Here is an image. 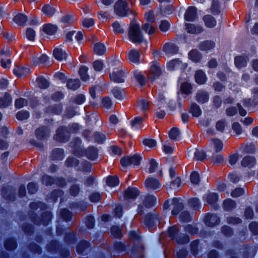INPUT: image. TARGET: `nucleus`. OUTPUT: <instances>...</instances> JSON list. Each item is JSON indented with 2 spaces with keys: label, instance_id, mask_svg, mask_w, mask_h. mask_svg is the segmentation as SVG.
<instances>
[{
  "label": "nucleus",
  "instance_id": "bf43d9fd",
  "mask_svg": "<svg viewBox=\"0 0 258 258\" xmlns=\"http://www.w3.org/2000/svg\"><path fill=\"white\" fill-rule=\"evenodd\" d=\"M36 33L35 31L31 28L27 29L26 32V36L29 40H33L35 37Z\"/></svg>",
  "mask_w": 258,
  "mask_h": 258
},
{
  "label": "nucleus",
  "instance_id": "774afa93",
  "mask_svg": "<svg viewBox=\"0 0 258 258\" xmlns=\"http://www.w3.org/2000/svg\"><path fill=\"white\" fill-rule=\"evenodd\" d=\"M232 129L237 135L241 134L242 131L240 124L238 122H234L233 124Z\"/></svg>",
  "mask_w": 258,
  "mask_h": 258
},
{
  "label": "nucleus",
  "instance_id": "412c9836",
  "mask_svg": "<svg viewBox=\"0 0 258 258\" xmlns=\"http://www.w3.org/2000/svg\"><path fill=\"white\" fill-rule=\"evenodd\" d=\"M204 200L208 204H212L218 200V195L216 193L209 192L204 196Z\"/></svg>",
  "mask_w": 258,
  "mask_h": 258
},
{
  "label": "nucleus",
  "instance_id": "dca6fc26",
  "mask_svg": "<svg viewBox=\"0 0 258 258\" xmlns=\"http://www.w3.org/2000/svg\"><path fill=\"white\" fill-rule=\"evenodd\" d=\"M203 21L206 27L213 28L216 25L217 22L215 19L211 15H207L204 17Z\"/></svg>",
  "mask_w": 258,
  "mask_h": 258
},
{
  "label": "nucleus",
  "instance_id": "f257e3e1",
  "mask_svg": "<svg viewBox=\"0 0 258 258\" xmlns=\"http://www.w3.org/2000/svg\"><path fill=\"white\" fill-rule=\"evenodd\" d=\"M128 38L134 43H141L146 41L140 25L136 23L131 24L128 30Z\"/></svg>",
  "mask_w": 258,
  "mask_h": 258
},
{
  "label": "nucleus",
  "instance_id": "4be33fe9",
  "mask_svg": "<svg viewBox=\"0 0 258 258\" xmlns=\"http://www.w3.org/2000/svg\"><path fill=\"white\" fill-rule=\"evenodd\" d=\"M139 195V191L136 188L129 187L125 191V197L128 199H135Z\"/></svg>",
  "mask_w": 258,
  "mask_h": 258
},
{
  "label": "nucleus",
  "instance_id": "72a5a7b5",
  "mask_svg": "<svg viewBox=\"0 0 258 258\" xmlns=\"http://www.w3.org/2000/svg\"><path fill=\"white\" fill-rule=\"evenodd\" d=\"M12 102L10 95L6 94L4 97L0 98V107L8 106Z\"/></svg>",
  "mask_w": 258,
  "mask_h": 258
},
{
  "label": "nucleus",
  "instance_id": "5701e85b",
  "mask_svg": "<svg viewBox=\"0 0 258 258\" xmlns=\"http://www.w3.org/2000/svg\"><path fill=\"white\" fill-rule=\"evenodd\" d=\"M188 57L194 62H198L201 59V54L197 50H192L189 52Z\"/></svg>",
  "mask_w": 258,
  "mask_h": 258
},
{
  "label": "nucleus",
  "instance_id": "c756f323",
  "mask_svg": "<svg viewBox=\"0 0 258 258\" xmlns=\"http://www.w3.org/2000/svg\"><path fill=\"white\" fill-rule=\"evenodd\" d=\"M67 87L71 90H76L80 86V82L78 79H70L67 82Z\"/></svg>",
  "mask_w": 258,
  "mask_h": 258
},
{
  "label": "nucleus",
  "instance_id": "7c9ffc66",
  "mask_svg": "<svg viewBox=\"0 0 258 258\" xmlns=\"http://www.w3.org/2000/svg\"><path fill=\"white\" fill-rule=\"evenodd\" d=\"M197 100L199 103H204L209 100L208 94L205 92L199 91L197 95Z\"/></svg>",
  "mask_w": 258,
  "mask_h": 258
},
{
  "label": "nucleus",
  "instance_id": "9b49d317",
  "mask_svg": "<svg viewBox=\"0 0 258 258\" xmlns=\"http://www.w3.org/2000/svg\"><path fill=\"white\" fill-rule=\"evenodd\" d=\"M219 218L214 214H208L205 218V224L209 226H214L219 223Z\"/></svg>",
  "mask_w": 258,
  "mask_h": 258
},
{
  "label": "nucleus",
  "instance_id": "ddd939ff",
  "mask_svg": "<svg viewBox=\"0 0 258 258\" xmlns=\"http://www.w3.org/2000/svg\"><path fill=\"white\" fill-rule=\"evenodd\" d=\"M174 205L173 209L172 211V214L175 215L179 213L183 208V203L181 200L178 199H174L172 201Z\"/></svg>",
  "mask_w": 258,
  "mask_h": 258
},
{
  "label": "nucleus",
  "instance_id": "aec40b11",
  "mask_svg": "<svg viewBox=\"0 0 258 258\" xmlns=\"http://www.w3.org/2000/svg\"><path fill=\"white\" fill-rule=\"evenodd\" d=\"M255 164V160L251 156H246L241 161V165L244 167H251Z\"/></svg>",
  "mask_w": 258,
  "mask_h": 258
},
{
  "label": "nucleus",
  "instance_id": "6ab92c4d",
  "mask_svg": "<svg viewBox=\"0 0 258 258\" xmlns=\"http://www.w3.org/2000/svg\"><path fill=\"white\" fill-rule=\"evenodd\" d=\"M195 79L197 83L203 84L207 81L206 74L202 71H198L195 74Z\"/></svg>",
  "mask_w": 258,
  "mask_h": 258
},
{
  "label": "nucleus",
  "instance_id": "09e8293b",
  "mask_svg": "<svg viewBox=\"0 0 258 258\" xmlns=\"http://www.w3.org/2000/svg\"><path fill=\"white\" fill-rule=\"evenodd\" d=\"M29 112L25 110H21L17 114V118L20 120H23L27 119L29 117Z\"/></svg>",
  "mask_w": 258,
  "mask_h": 258
},
{
  "label": "nucleus",
  "instance_id": "6e6d98bb",
  "mask_svg": "<svg viewBox=\"0 0 258 258\" xmlns=\"http://www.w3.org/2000/svg\"><path fill=\"white\" fill-rule=\"evenodd\" d=\"M190 181L192 184H197L200 181V176L199 173L194 171L190 174Z\"/></svg>",
  "mask_w": 258,
  "mask_h": 258
},
{
  "label": "nucleus",
  "instance_id": "4d7b16f0",
  "mask_svg": "<svg viewBox=\"0 0 258 258\" xmlns=\"http://www.w3.org/2000/svg\"><path fill=\"white\" fill-rule=\"evenodd\" d=\"M143 144L147 147L149 148H153L156 146L157 143L155 140L151 139H145L143 141Z\"/></svg>",
  "mask_w": 258,
  "mask_h": 258
},
{
  "label": "nucleus",
  "instance_id": "4468645a",
  "mask_svg": "<svg viewBox=\"0 0 258 258\" xmlns=\"http://www.w3.org/2000/svg\"><path fill=\"white\" fill-rule=\"evenodd\" d=\"M164 51L168 54L176 53L178 51V47L172 43L165 44L163 47Z\"/></svg>",
  "mask_w": 258,
  "mask_h": 258
},
{
  "label": "nucleus",
  "instance_id": "864d4df0",
  "mask_svg": "<svg viewBox=\"0 0 258 258\" xmlns=\"http://www.w3.org/2000/svg\"><path fill=\"white\" fill-rule=\"evenodd\" d=\"M170 26V25L169 22L166 20H163L161 22L159 25V28L162 32H166L169 30Z\"/></svg>",
  "mask_w": 258,
  "mask_h": 258
},
{
  "label": "nucleus",
  "instance_id": "de8ad7c7",
  "mask_svg": "<svg viewBox=\"0 0 258 258\" xmlns=\"http://www.w3.org/2000/svg\"><path fill=\"white\" fill-rule=\"evenodd\" d=\"M215 47V44L213 42L207 41L203 43L201 46L202 49L205 50H209Z\"/></svg>",
  "mask_w": 258,
  "mask_h": 258
},
{
  "label": "nucleus",
  "instance_id": "20e7f679",
  "mask_svg": "<svg viewBox=\"0 0 258 258\" xmlns=\"http://www.w3.org/2000/svg\"><path fill=\"white\" fill-rule=\"evenodd\" d=\"M141 160V157L139 155H134L131 157H126L120 160L122 166H126L131 164L138 165Z\"/></svg>",
  "mask_w": 258,
  "mask_h": 258
},
{
  "label": "nucleus",
  "instance_id": "1a4fd4ad",
  "mask_svg": "<svg viewBox=\"0 0 258 258\" xmlns=\"http://www.w3.org/2000/svg\"><path fill=\"white\" fill-rule=\"evenodd\" d=\"M145 186L149 189L155 190L159 188L161 184L160 183L159 180L155 178L149 177L147 178L145 181Z\"/></svg>",
  "mask_w": 258,
  "mask_h": 258
},
{
  "label": "nucleus",
  "instance_id": "ea45409f",
  "mask_svg": "<svg viewBox=\"0 0 258 258\" xmlns=\"http://www.w3.org/2000/svg\"><path fill=\"white\" fill-rule=\"evenodd\" d=\"M88 68L85 66H82L80 69V75L81 79L83 81H87L89 79V76L87 74L88 71Z\"/></svg>",
  "mask_w": 258,
  "mask_h": 258
},
{
  "label": "nucleus",
  "instance_id": "f03ea898",
  "mask_svg": "<svg viewBox=\"0 0 258 258\" xmlns=\"http://www.w3.org/2000/svg\"><path fill=\"white\" fill-rule=\"evenodd\" d=\"M114 11L115 14L121 17L127 16L130 10L125 0L117 1L114 6Z\"/></svg>",
  "mask_w": 258,
  "mask_h": 258
},
{
  "label": "nucleus",
  "instance_id": "338daca9",
  "mask_svg": "<svg viewBox=\"0 0 258 258\" xmlns=\"http://www.w3.org/2000/svg\"><path fill=\"white\" fill-rule=\"evenodd\" d=\"M93 68L96 71H101L103 67V63L101 60H96L93 64Z\"/></svg>",
  "mask_w": 258,
  "mask_h": 258
},
{
  "label": "nucleus",
  "instance_id": "2f4dec72",
  "mask_svg": "<svg viewBox=\"0 0 258 258\" xmlns=\"http://www.w3.org/2000/svg\"><path fill=\"white\" fill-rule=\"evenodd\" d=\"M113 31L116 33H123L125 29V26L123 23H119L118 22H115L112 24Z\"/></svg>",
  "mask_w": 258,
  "mask_h": 258
},
{
  "label": "nucleus",
  "instance_id": "bb28decb",
  "mask_svg": "<svg viewBox=\"0 0 258 258\" xmlns=\"http://www.w3.org/2000/svg\"><path fill=\"white\" fill-rule=\"evenodd\" d=\"M48 59V57L45 54L40 55V56L37 55L33 57V62L34 64L37 65L40 63H44Z\"/></svg>",
  "mask_w": 258,
  "mask_h": 258
},
{
  "label": "nucleus",
  "instance_id": "4c0bfd02",
  "mask_svg": "<svg viewBox=\"0 0 258 258\" xmlns=\"http://www.w3.org/2000/svg\"><path fill=\"white\" fill-rule=\"evenodd\" d=\"M190 112L195 117L199 116L202 113V111L200 107L196 104H192L190 108Z\"/></svg>",
  "mask_w": 258,
  "mask_h": 258
},
{
  "label": "nucleus",
  "instance_id": "a211bd4d",
  "mask_svg": "<svg viewBox=\"0 0 258 258\" xmlns=\"http://www.w3.org/2000/svg\"><path fill=\"white\" fill-rule=\"evenodd\" d=\"M43 31L49 35H53L57 30V27L55 25L47 24L43 27Z\"/></svg>",
  "mask_w": 258,
  "mask_h": 258
},
{
  "label": "nucleus",
  "instance_id": "79ce46f5",
  "mask_svg": "<svg viewBox=\"0 0 258 258\" xmlns=\"http://www.w3.org/2000/svg\"><path fill=\"white\" fill-rule=\"evenodd\" d=\"M142 28L149 35H152L155 32V28L152 25L148 23L144 24L142 26Z\"/></svg>",
  "mask_w": 258,
  "mask_h": 258
},
{
  "label": "nucleus",
  "instance_id": "9d476101",
  "mask_svg": "<svg viewBox=\"0 0 258 258\" xmlns=\"http://www.w3.org/2000/svg\"><path fill=\"white\" fill-rule=\"evenodd\" d=\"M127 58L132 63H139L140 62V53L136 49L129 50L127 54Z\"/></svg>",
  "mask_w": 258,
  "mask_h": 258
},
{
  "label": "nucleus",
  "instance_id": "cd10ccee",
  "mask_svg": "<svg viewBox=\"0 0 258 258\" xmlns=\"http://www.w3.org/2000/svg\"><path fill=\"white\" fill-rule=\"evenodd\" d=\"M106 47L105 45L101 43H96L94 46V51L98 55H102L105 53Z\"/></svg>",
  "mask_w": 258,
  "mask_h": 258
},
{
  "label": "nucleus",
  "instance_id": "680f3d73",
  "mask_svg": "<svg viewBox=\"0 0 258 258\" xmlns=\"http://www.w3.org/2000/svg\"><path fill=\"white\" fill-rule=\"evenodd\" d=\"M138 106L139 108L144 111L148 108V102L145 99H142L139 101Z\"/></svg>",
  "mask_w": 258,
  "mask_h": 258
},
{
  "label": "nucleus",
  "instance_id": "0eeeda50",
  "mask_svg": "<svg viewBox=\"0 0 258 258\" xmlns=\"http://www.w3.org/2000/svg\"><path fill=\"white\" fill-rule=\"evenodd\" d=\"M124 74L119 68L114 69L111 73L110 74L111 80L116 83L124 82Z\"/></svg>",
  "mask_w": 258,
  "mask_h": 258
},
{
  "label": "nucleus",
  "instance_id": "a878e982",
  "mask_svg": "<svg viewBox=\"0 0 258 258\" xmlns=\"http://www.w3.org/2000/svg\"><path fill=\"white\" fill-rule=\"evenodd\" d=\"M133 74L134 78L141 85H143L145 83V78L141 72L136 70L133 72Z\"/></svg>",
  "mask_w": 258,
  "mask_h": 258
},
{
  "label": "nucleus",
  "instance_id": "c9c22d12",
  "mask_svg": "<svg viewBox=\"0 0 258 258\" xmlns=\"http://www.w3.org/2000/svg\"><path fill=\"white\" fill-rule=\"evenodd\" d=\"M36 82L39 87L41 88H46L49 86V83L47 80L43 77H39L36 79Z\"/></svg>",
  "mask_w": 258,
  "mask_h": 258
},
{
  "label": "nucleus",
  "instance_id": "7ed1b4c3",
  "mask_svg": "<svg viewBox=\"0 0 258 258\" xmlns=\"http://www.w3.org/2000/svg\"><path fill=\"white\" fill-rule=\"evenodd\" d=\"M162 72V69L158 63L157 62H153L151 63L148 78L152 82H153L160 77Z\"/></svg>",
  "mask_w": 258,
  "mask_h": 258
},
{
  "label": "nucleus",
  "instance_id": "37998d69",
  "mask_svg": "<svg viewBox=\"0 0 258 258\" xmlns=\"http://www.w3.org/2000/svg\"><path fill=\"white\" fill-rule=\"evenodd\" d=\"M47 135V131L46 128L44 126L39 127L36 131V136L38 139H42L46 136Z\"/></svg>",
  "mask_w": 258,
  "mask_h": 258
},
{
  "label": "nucleus",
  "instance_id": "b1692460",
  "mask_svg": "<svg viewBox=\"0 0 258 258\" xmlns=\"http://www.w3.org/2000/svg\"><path fill=\"white\" fill-rule=\"evenodd\" d=\"M210 144L213 147L214 150L216 152L220 151L223 148L222 141L218 139H212Z\"/></svg>",
  "mask_w": 258,
  "mask_h": 258
},
{
  "label": "nucleus",
  "instance_id": "13d9d810",
  "mask_svg": "<svg viewBox=\"0 0 258 258\" xmlns=\"http://www.w3.org/2000/svg\"><path fill=\"white\" fill-rule=\"evenodd\" d=\"M195 158L197 160H202L205 158V153L202 150H197L195 152Z\"/></svg>",
  "mask_w": 258,
  "mask_h": 258
},
{
  "label": "nucleus",
  "instance_id": "5fc2aeb1",
  "mask_svg": "<svg viewBox=\"0 0 258 258\" xmlns=\"http://www.w3.org/2000/svg\"><path fill=\"white\" fill-rule=\"evenodd\" d=\"M60 216L64 220L68 221L72 217V214L67 209H62L60 213Z\"/></svg>",
  "mask_w": 258,
  "mask_h": 258
},
{
  "label": "nucleus",
  "instance_id": "e2e57ef3",
  "mask_svg": "<svg viewBox=\"0 0 258 258\" xmlns=\"http://www.w3.org/2000/svg\"><path fill=\"white\" fill-rule=\"evenodd\" d=\"M239 158V155L237 153H234L231 155L229 158V163L231 165H234L237 161Z\"/></svg>",
  "mask_w": 258,
  "mask_h": 258
},
{
  "label": "nucleus",
  "instance_id": "a18cd8bd",
  "mask_svg": "<svg viewBox=\"0 0 258 258\" xmlns=\"http://www.w3.org/2000/svg\"><path fill=\"white\" fill-rule=\"evenodd\" d=\"M94 20L93 19L91 18H85L82 20V25L84 27L89 28L94 25Z\"/></svg>",
  "mask_w": 258,
  "mask_h": 258
},
{
  "label": "nucleus",
  "instance_id": "3c124183",
  "mask_svg": "<svg viewBox=\"0 0 258 258\" xmlns=\"http://www.w3.org/2000/svg\"><path fill=\"white\" fill-rule=\"evenodd\" d=\"M53 158L56 159H61L63 158V151L60 149H56L53 151Z\"/></svg>",
  "mask_w": 258,
  "mask_h": 258
},
{
  "label": "nucleus",
  "instance_id": "6e6552de",
  "mask_svg": "<svg viewBox=\"0 0 258 258\" xmlns=\"http://www.w3.org/2000/svg\"><path fill=\"white\" fill-rule=\"evenodd\" d=\"M69 133L67 128L61 127L59 128L54 136L56 140L60 142H64L69 137Z\"/></svg>",
  "mask_w": 258,
  "mask_h": 258
},
{
  "label": "nucleus",
  "instance_id": "69168bd1",
  "mask_svg": "<svg viewBox=\"0 0 258 258\" xmlns=\"http://www.w3.org/2000/svg\"><path fill=\"white\" fill-rule=\"evenodd\" d=\"M5 245L7 249L12 250L15 248L16 242L13 239L8 240L5 242Z\"/></svg>",
  "mask_w": 258,
  "mask_h": 258
},
{
  "label": "nucleus",
  "instance_id": "8fccbe9b",
  "mask_svg": "<svg viewBox=\"0 0 258 258\" xmlns=\"http://www.w3.org/2000/svg\"><path fill=\"white\" fill-rule=\"evenodd\" d=\"M223 205L225 210H229L235 207V204L233 200L228 199L224 202Z\"/></svg>",
  "mask_w": 258,
  "mask_h": 258
},
{
  "label": "nucleus",
  "instance_id": "49530a36",
  "mask_svg": "<svg viewBox=\"0 0 258 258\" xmlns=\"http://www.w3.org/2000/svg\"><path fill=\"white\" fill-rule=\"evenodd\" d=\"M159 216L157 214H153L150 215L148 218V221H147V224L152 225L156 223L159 221Z\"/></svg>",
  "mask_w": 258,
  "mask_h": 258
},
{
  "label": "nucleus",
  "instance_id": "f8f14e48",
  "mask_svg": "<svg viewBox=\"0 0 258 258\" xmlns=\"http://www.w3.org/2000/svg\"><path fill=\"white\" fill-rule=\"evenodd\" d=\"M197 17V11L195 7H189L184 14V19L187 21H192Z\"/></svg>",
  "mask_w": 258,
  "mask_h": 258
},
{
  "label": "nucleus",
  "instance_id": "473e14b6",
  "mask_svg": "<svg viewBox=\"0 0 258 258\" xmlns=\"http://www.w3.org/2000/svg\"><path fill=\"white\" fill-rule=\"evenodd\" d=\"M247 60L245 57L242 56H237L235 58V64L238 68L245 67Z\"/></svg>",
  "mask_w": 258,
  "mask_h": 258
},
{
  "label": "nucleus",
  "instance_id": "f3484780",
  "mask_svg": "<svg viewBox=\"0 0 258 258\" xmlns=\"http://www.w3.org/2000/svg\"><path fill=\"white\" fill-rule=\"evenodd\" d=\"M14 74L18 77H22L29 73V69L21 66H17L13 70Z\"/></svg>",
  "mask_w": 258,
  "mask_h": 258
},
{
  "label": "nucleus",
  "instance_id": "39448f33",
  "mask_svg": "<svg viewBox=\"0 0 258 258\" xmlns=\"http://www.w3.org/2000/svg\"><path fill=\"white\" fill-rule=\"evenodd\" d=\"M53 55L54 58L58 61L66 60L68 57V53L61 45L54 49Z\"/></svg>",
  "mask_w": 258,
  "mask_h": 258
},
{
  "label": "nucleus",
  "instance_id": "2eb2a0df",
  "mask_svg": "<svg viewBox=\"0 0 258 258\" xmlns=\"http://www.w3.org/2000/svg\"><path fill=\"white\" fill-rule=\"evenodd\" d=\"M156 203V199L152 195L146 197L143 201V205L145 208H149L155 206Z\"/></svg>",
  "mask_w": 258,
  "mask_h": 258
},
{
  "label": "nucleus",
  "instance_id": "423d86ee",
  "mask_svg": "<svg viewBox=\"0 0 258 258\" xmlns=\"http://www.w3.org/2000/svg\"><path fill=\"white\" fill-rule=\"evenodd\" d=\"M187 66L185 62H182L178 59H173L168 62L166 67L169 71H174L177 69H184Z\"/></svg>",
  "mask_w": 258,
  "mask_h": 258
},
{
  "label": "nucleus",
  "instance_id": "052dcab7",
  "mask_svg": "<svg viewBox=\"0 0 258 258\" xmlns=\"http://www.w3.org/2000/svg\"><path fill=\"white\" fill-rule=\"evenodd\" d=\"M111 232L114 237H118L121 236V230L118 226H112L111 229Z\"/></svg>",
  "mask_w": 258,
  "mask_h": 258
},
{
  "label": "nucleus",
  "instance_id": "58836bf2",
  "mask_svg": "<svg viewBox=\"0 0 258 258\" xmlns=\"http://www.w3.org/2000/svg\"><path fill=\"white\" fill-rule=\"evenodd\" d=\"M107 184L110 187H114L119 183V180L117 177L109 176L106 179Z\"/></svg>",
  "mask_w": 258,
  "mask_h": 258
},
{
  "label": "nucleus",
  "instance_id": "0e129e2a",
  "mask_svg": "<svg viewBox=\"0 0 258 258\" xmlns=\"http://www.w3.org/2000/svg\"><path fill=\"white\" fill-rule=\"evenodd\" d=\"M27 101L23 98H20L16 100L15 106L18 108H20L26 105Z\"/></svg>",
  "mask_w": 258,
  "mask_h": 258
},
{
  "label": "nucleus",
  "instance_id": "c03bdc74",
  "mask_svg": "<svg viewBox=\"0 0 258 258\" xmlns=\"http://www.w3.org/2000/svg\"><path fill=\"white\" fill-rule=\"evenodd\" d=\"M142 121V118L141 117H136L132 121V127L134 130H138L141 127Z\"/></svg>",
  "mask_w": 258,
  "mask_h": 258
},
{
  "label": "nucleus",
  "instance_id": "f704fd0d",
  "mask_svg": "<svg viewBox=\"0 0 258 258\" xmlns=\"http://www.w3.org/2000/svg\"><path fill=\"white\" fill-rule=\"evenodd\" d=\"M191 85L187 82H182L180 86L181 92L185 94H189L191 93Z\"/></svg>",
  "mask_w": 258,
  "mask_h": 258
},
{
  "label": "nucleus",
  "instance_id": "603ef678",
  "mask_svg": "<svg viewBox=\"0 0 258 258\" xmlns=\"http://www.w3.org/2000/svg\"><path fill=\"white\" fill-rule=\"evenodd\" d=\"M179 136V132L176 128H173L169 133V136L171 139L177 140Z\"/></svg>",
  "mask_w": 258,
  "mask_h": 258
},
{
  "label": "nucleus",
  "instance_id": "a19ab883",
  "mask_svg": "<svg viewBox=\"0 0 258 258\" xmlns=\"http://www.w3.org/2000/svg\"><path fill=\"white\" fill-rule=\"evenodd\" d=\"M87 156L91 160H94L97 156V149L94 147L89 148L87 151Z\"/></svg>",
  "mask_w": 258,
  "mask_h": 258
},
{
  "label": "nucleus",
  "instance_id": "c85d7f7f",
  "mask_svg": "<svg viewBox=\"0 0 258 258\" xmlns=\"http://www.w3.org/2000/svg\"><path fill=\"white\" fill-rule=\"evenodd\" d=\"M14 21L19 25H24L27 20V17L21 13L16 15L14 19Z\"/></svg>",
  "mask_w": 258,
  "mask_h": 258
},
{
  "label": "nucleus",
  "instance_id": "e433bc0d",
  "mask_svg": "<svg viewBox=\"0 0 258 258\" xmlns=\"http://www.w3.org/2000/svg\"><path fill=\"white\" fill-rule=\"evenodd\" d=\"M56 10L50 5H45L42 8V12L48 16H52L55 12Z\"/></svg>",
  "mask_w": 258,
  "mask_h": 258
},
{
  "label": "nucleus",
  "instance_id": "393cba45",
  "mask_svg": "<svg viewBox=\"0 0 258 258\" xmlns=\"http://www.w3.org/2000/svg\"><path fill=\"white\" fill-rule=\"evenodd\" d=\"M186 29L190 33H199L203 31V28L201 26H196L193 24H186Z\"/></svg>",
  "mask_w": 258,
  "mask_h": 258
}]
</instances>
